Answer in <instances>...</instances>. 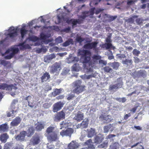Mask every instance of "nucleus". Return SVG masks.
<instances>
[{"instance_id": "1", "label": "nucleus", "mask_w": 149, "mask_h": 149, "mask_svg": "<svg viewBox=\"0 0 149 149\" xmlns=\"http://www.w3.org/2000/svg\"><path fill=\"white\" fill-rule=\"evenodd\" d=\"M78 54L81 55V61L83 64L84 69L86 73L91 72L93 70L92 65L89 63L91 60L90 52L88 50L81 49L79 50Z\"/></svg>"}, {"instance_id": "2", "label": "nucleus", "mask_w": 149, "mask_h": 149, "mask_svg": "<svg viewBox=\"0 0 149 149\" xmlns=\"http://www.w3.org/2000/svg\"><path fill=\"white\" fill-rule=\"evenodd\" d=\"M55 128L54 126H49L46 130L47 139L50 141H55L58 139L57 133L54 131Z\"/></svg>"}, {"instance_id": "3", "label": "nucleus", "mask_w": 149, "mask_h": 149, "mask_svg": "<svg viewBox=\"0 0 149 149\" xmlns=\"http://www.w3.org/2000/svg\"><path fill=\"white\" fill-rule=\"evenodd\" d=\"M82 15H78V19H72L70 20V22L72 24V26L76 25L77 24H81L83 23L84 20L86 17L90 15L91 14L88 11H85L82 12Z\"/></svg>"}, {"instance_id": "4", "label": "nucleus", "mask_w": 149, "mask_h": 149, "mask_svg": "<svg viewBox=\"0 0 149 149\" xmlns=\"http://www.w3.org/2000/svg\"><path fill=\"white\" fill-rule=\"evenodd\" d=\"M49 72L51 74L58 75L61 69V65L58 63L56 62L52 65L49 66Z\"/></svg>"}, {"instance_id": "5", "label": "nucleus", "mask_w": 149, "mask_h": 149, "mask_svg": "<svg viewBox=\"0 0 149 149\" xmlns=\"http://www.w3.org/2000/svg\"><path fill=\"white\" fill-rule=\"evenodd\" d=\"M106 41L107 43H105L102 45L101 47L104 49L106 50L109 49L111 48H112L113 49H115V47L113 46L112 44L111 43V40L110 37H109L106 38Z\"/></svg>"}, {"instance_id": "6", "label": "nucleus", "mask_w": 149, "mask_h": 149, "mask_svg": "<svg viewBox=\"0 0 149 149\" xmlns=\"http://www.w3.org/2000/svg\"><path fill=\"white\" fill-rule=\"evenodd\" d=\"M65 113L63 110L57 113L54 115L53 120L54 121L58 122L65 118Z\"/></svg>"}, {"instance_id": "7", "label": "nucleus", "mask_w": 149, "mask_h": 149, "mask_svg": "<svg viewBox=\"0 0 149 149\" xmlns=\"http://www.w3.org/2000/svg\"><path fill=\"white\" fill-rule=\"evenodd\" d=\"M97 44V42L95 41L91 43L89 42L85 44L84 47V48L87 49H93L95 52H97V51L96 48Z\"/></svg>"}, {"instance_id": "8", "label": "nucleus", "mask_w": 149, "mask_h": 149, "mask_svg": "<svg viewBox=\"0 0 149 149\" xmlns=\"http://www.w3.org/2000/svg\"><path fill=\"white\" fill-rule=\"evenodd\" d=\"M64 104L61 102H58L55 103L53 106V111L57 112L61 110Z\"/></svg>"}, {"instance_id": "9", "label": "nucleus", "mask_w": 149, "mask_h": 149, "mask_svg": "<svg viewBox=\"0 0 149 149\" xmlns=\"http://www.w3.org/2000/svg\"><path fill=\"white\" fill-rule=\"evenodd\" d=\"M99 118L101 120L106 123L110 122L112 119L110 116L109 115H107L104 114H101Z\"/></svg>"}, {"instance_id": "10", "label": "nucleus", "mask_w": 149, "mask_h": 149, "mask_svg": "<svg viewBox=\"0 0 149 149\" xmlns=\"http://www.w3.org/2000/svg\"><path fill=\"white\" fill-rule=\"evenodd\" d=\"M31 141L33 146L38 144L40 141V137L39 135L35 134L31 139Z\"/></svg>"}, {"instance_id": "11", "label": "nucleus", "mask_w": 149, "mask_h": 149, "mask_svg": "<svg viewBox=\"0 0 149 149\" xmlns=\"http://www.w3.org/2000/svg\"><path fill=\"white\" fill-rule=\"evenodd\" d=\"M26 132L25 131H21L20 134L17 136L15 139L18 141H23L24 140L26 135Z\"/></svg>"}, {"instance_id": "12", "label": "nucleus", "mask_w": 149, "mask_h": 149, "mask_svg": "<svg viewBox=\"0 0 149 149\" xmlns=\"http://www.w3.org/2000/svg\"><path fill=\"white\" fill-rule=\"evenodd\" d=\"M103 139V136L101 134H99L94 137V143L96 144H100L102 142Z\"/></svg>"}, {"instance_id": "13", "label": "nucleus", "mask_w": 149, "mask_h": 149, "mask_svg": "<svg viewBox=\"0 0 149 149\" xmlns=\"http://www.w3.org/2000/svg\"><path fill=\"white\" fill-rule=\"evenodd\" d=\"M88 121L89 120L88 118L85 120H84L80 124L77 125V127L81 128V129L86 128L88 126Z\"/></svg>"}, {"instance_id": "14", "label": "nucleus", "mask_w": 149, "mask_h": 149, "mask_svg": "<svg viewBox=\"0 0 149 149\" xmlns=\"http://www.w3.org/2000/svg\"><path fill=\"white\" fill-rule=\"evenodd\" d=\"M114 129V127L112 124H109V125L105 126L104 127V132L105 133H107L109 131L111 132Z\"/></svg>"}, {"instance_id": "15", "label": "nucleus", "mask_w": 149, "mask_h": 149, "mask_svg": "<svg viewBox=\"0 0 149 149\" xmlns=\"http://www.w3.org/2000/svg\"><path fill=\"white\" fill-rule=\"evenodd\" d=\"M121 63L124 66L127 67L132 65L133 61L131 59L125 58V60L121 61Z\"/></svg>"}, {"instance_id": "16", "label": "nucleus", "mask_w": 149, "mask_h": 149, "mask_svg": "<svg viewBox=\"0 0 149 149\" xmlns=\"http://www.w3.org/2000/svg\"><path fill=\"white\" fill-rule=\"evenodd\" d=\"M21 120L19 117H16L10 123V125L12 126H17L20 123Z\"/></svg>"}, {"instance_id": "17", "label": "nucleus", "mask_w": 149, "mask_h": 149, "mask_svg": "<svg viewBox=\"0 0 149 149\" xmlns=\"http://www.w3.org/2000/svg\"><path fill=\"white\" fill-rule=\"evenodd\" d=\"M92 143H93L92 140L91 139H89L85 143V144L88 146L84 148H86V149H94L95 147L93 144H92Z\"/></svg>"}, {"instance_id": "18", "label": "nucleus", "mask_w": 149, "mask_h": 149, "mask_svg": "<svg viewBox=\"0 0 149 149\" xmlns=\"http://www.w3.org/2000/svg\"><path fill=\"white\" fill-rule=\"evenodd\" d=\"M134 74H137V77L138 78L143 77L145 78L146 76L147 73L145 70H140L134 73Z\"/></svg>"}, {"instance_id": "19", "label": "nucleus", "mask_w": 149, "mask_h": 149, "mask_svg": "<svg viewBox=\"0 0 149 149\" xmlns=\"http://www.w3.org/2000/svg\"><path fill=\"white\" fill-rule=\"evenodd\" d=\"M83 114L80 112H78L77 114L75 115L74 119L77 122H79L83 119Z\"/></svg>"}, {"instance_id": "20", "label": "nucleus", "mask_w": 149, "mask_h": 149, "mask_svg": "<svg viewBox=\"0 0 149 149\" xmlns=\"http://www.w3.org/2000/svg\"><path fill=\"white\" fill-rule=\"evenodd\" d=\"M35 126V128L36 131H40L44 128L45 124L41 122H38Z\"/></svg>"}, {"instance_id": "21", "label": "nucleus", "mask_w": 149, "mask_h": 149, "mask_svg": "<svg viewBox=\"0 0 149 149\" xmlns=\"http://www.w3.org/2000/svg\"><path fill=\"white\" fill-rule=\"evenodd\" d=\"M55 57L56 56L54 54H51L49 55H47L44 57V61L46 62H49L52 59L55 58Z\"/></svg>"}, {"instance_id": "22", "label": "nucleus", "mask_w": 149, "mask_h": 149, "mask_svg": "<svg viewBox=\"0 0 149 149\" xmlns=\"http://www.w3.org/2000/svg\"><path fill=\"white\" fill-rule=\"evenodd\" d=\"M50 78L49 73L46 72L41 77V82H43L44 81H47Z\"/></svg>"}, {"instance_id": "23", "label": "nucleus", "mask_w": 149, "mask_h": 149, "mask_svg": "<svg viewBox=\"0 0 149 149\" xmlns=\"http://www.w3.org/2000/svg\"><path fill=\"white\" fill-rule=\"evenodd\" d=\"M9 137V136L7 133H3L0 136V140L1 142L5 143Z\"/></svg>"}, {"instance_id": "24", "label": "nucleus", "mask_w": 149, "mask_h": 149, "mask_svg": "<svg viewBox=\"0 0 149 149\" xmlns=\"http://www.w3.org/2000/svg\"><path fill=\"white\" fill-rule=\"evenodd\" d=\"M78 144L75 141H72L68 145V149H75L78 148Z\"/></svg>"}, {"instance_id": "25", "label": "nucleus", "mask_w": 149, "mask_h": 149, "mask_svg": "<svg viewBox=\"0 0 149 149\" xmlns=\"http://www.w3.org/2000/svg\"><path fill=\"white\" fill-rule=\"evenodd\" d=\"M84 86H77L74 88L73 91L74 93L79 94L84 91Z\"/></svg>"}, {"instance_id": "26", "label": "nucleus", "mask_w": 149, "mask_h": 149, "mask_svg": "<svg viewBox=\"0 0 149 149\" xmlns=\"http://www.w3.org/2000/svg\"><path fill=\"white\" fill-rule=\"evenodd\" d=\"M86 73L87 74H91L90 75H86L85 74L84 75H82L81 77L82 79H90L93 77H94L95 76L94 75V74L93 73V71L91 73Z\"/></svg>"}, {"instance_id": "27", "label": "nucleus", "mask_w": 149, "mask_h": 149, "mask_svg": "<svg viewBox=\"0 0 149 149\" xmlns=\"http://www.w3.org/2000/svg\"><path fill=\"white\" fill-rule=\"evenodd\" d=\"M57 24H59L61 23H62V24L63 25H64L63 24L64 22L65 21V18L63 16H60L59 15H57Z\"/></svg>"}, {"instance_id": "28", "label": "nucleus", "mask_w": 149, "mask_h": 149, "mask_svg": "<svg viewBox=\"0 0 149 149\" xmlns=\"http://www.w3.org/2000/svg\"><path fill=\"white\" fill-rule=\"evenodd\" d=\"M116 84H115L119 88H120L122 87L123 85L122 78L120 77L117 79L115 81Z\"/></svg>"}, {"instance_id": "29", "label": "nucleus", "mask_w": 149, "mask_h": 149, "mask_svg": "<svg viewBox=\"0 0 149 149\" xmlns=\"http://www.w3.org/2000/svg\"><path fill=\"white\" fill-rule=\"evenodd\" d=\"M119 88L115 84L110 85L109 87V90L113 92L116 91Z\"/></svg>"}, {"instance_id": "30", "label": "nucleus", "mask_w": 149, "mask_h": 149, "mask_svg": "<svg viewBox=\"0 0 149 149\" xmlns=\"http://www.w3.org/2000/svg\"><path fill=\"white\" fill-rule=\"evenodd\" d=\"M9 128L6 124L5 123L0 125V131L3 132H7Z\"/></svg>"}, {"instance_id": "31", "label": "nucleus", "mask_w": 149, "mask_h": 149, "mask_svg": "<svg viewBox=\"0 0 149 149\" xmlns=\"http://www.w3.org/2000/svg\"><path fill=\"white\" fill-rule=\"evenodd\" d=\"M109 65L115 70H117L120 66L119 63L117 62H114L113 63H110Z\"/></svg>"}, {"instance_id": "32", "label": "nucleus", "mask_w": 149, "mask_h": 149, "mask_svg": "<svg viewBox=\"0 0 149 149\" xmlns=\"http://www.w3.org/2000/svg\"><path fill=\"white\" fill-rule=\"evenodd\" d=\"M31 99L32 97L31 96L29 95L25 97V100H27V101L28 103V106L31 107L33 108L34 105V104L33 101V102H30V100H31Z\"/></svg>"}, {"instance_id": "33", "label": "nucleus", "mask_w": 149, "mask_h": 149, "mask_svg": "<svg viewBox=\"0 0 149 149\" xmlns=\"http://www.w3.org/2000/svg\"><path fill=\"white\" fill-rule=\"evenodd\" d=\"M34 132V129L32 127H29L26 132V136L28 137H31Z\"/></svg>"}, {"instance_id": "34", "label": "nucleus", "mask_w": 149, "mask_h": 149, "mask_svg": "<svg viewBox=\"0 0 149 149\" xmlns=\"http://www.w3.org/2000/svg\"><path fill=\"white\" fill-rule=\"evenodd\" d=\"M95 134V130L93 128H91L88 130L87 136L89 138H91Z\"/></svg>"}, {"instance_id": "35", "label": "nucleus", "mask_w": 149, "mask_h": 149, "mask_svg": "<svg viewBox=\"0 0 149 149\" xmlns=\"http://www.w3.org/2000/svg\"><path fill=\"white\" fill-rule=\"evenodd\" d=\"M81 70V68L79 64L75 63L72 66V70L73 71L78 72Z\"/></svg>"}, {"instance_id": "36", "label": "nucleus", "mask_w": 149, "mask_h": 149, "mask_svg": "<svg viewBox=\"0 0 149 149\" xmlns=\"http://www.w3.org/2000/svg\"><path fill=\"white\" fill-rule=\"evenodd\" d=\"M73 132V130L72 128H68L66 130V136H68L69 137H70Z\"/></svg>"}, {"instance_id": "37", "label": "nucleus", "mask_w": 149, "mask_h": 149, "mask_svg": "<svg viewBox=\"0 0 149 149\" xmlns=\"http://www.w3.org/2000/svg\"><path fill=\"white\" fill-rule=\"evenodd\" d=\"M116 56L117 58L121 60V61L124 60L123 59H125L127 57L125 55L123 54H117L116 55Z\"/></svg>"}, {"instance_id": "38", "label": "nucleus", "mask_w": 149, "mask_h": 149, "mask_svg": "<svg viewBox=\"0 0 149 149\" xmlns=\"http://www.w3.org/2000/svg\"><path fill=\"white\" fill-rule=\"evenodd\" d=\"M68 61L69 62H68V63H70L72 62L75 63V62H78L79 59V58L77 57H71L70 58L68 59Z\"/></svg>"}, {"instance_id": "39", "label": "nucleus", "mask_w": 149, "mask_h": 149, "mask_svg": "<svg viewBox=\"0 0 149 149\" xmlns=\"http://www.w3.org/2000/svg\"><path fill=\"white\" fill-rule=\"evenodd\" d=\"M137 17L136 15H134L132 17L126 20V22L130 24L133 23L134 21V19Z\"/></svg>"}, {"instance_id": "40", "label": "nucleus", "mask_w": 149, "mask_h": 149, "mask_svg": "<svg viewBox=\"0 0 149 149\" xmlns=\"http://www.w3.org/2000/svg\"><path fill=\"white\" fill-rule=\"evenodd\" d=\"M104 71L107 73H112L113 72V70L109 66H105L103 68Z\"/></svg>"}, {"instance_id": "41", "label": "nucleus", "mask_w": 149, "mask_h": 149, "mask_svg": "<svg viewBox=\"0 0 149 149\" xmlns=\"http://www.w3.org/2000/svg\"><path fill=\"white\" fill-rule=\"evenodd\" d=\"M105 53L106 55H107L108 56V59H109L111 60L114 58V57L113 56L112 52L111 50H109Z\"/></svg>"}, {"instance_id": "42", "label": "nucleus", "mask_w": 149, "mask_h": 149, "mask_svg": "<svg viewBox=\"0 0 149 149\" xmlns=\"http://www.w3.org/2000/svg\"><path fill=\"white\" fill-rule=\"evenodd\" d=\"M17 35V31H15L13 32L9 33H8L7 36V38L9 36L10 38H13L16 37Z\"/></svg>"}, {"instance_id": "43", "label": "nucleus", "mask_w": 149, "mask_h": 149, "mask_svg": "<svg viewBox=\"0 0 149 149\" xmlns=\"http://www.w3.org/2000/svg\"><path fill=\"white\" fill-rule=\"evenodd\" d=\"M119 145L117 142H115L111 145L109 149H119Z\"/></svg>"}, {"instance_id": "44", "label": "nucleus", "mask_w": 149, "mask_h": 149, "mask_svg": "<svg viewBox=\"0 0 149 149\" xmlns=\"http://www.w3.org/2000/svg\"><path fill=\"white\" fill-rule=\"evenodd\" d=\"M8 85L5 83H3L2 84H0V89L5 90L8 91Z\"/></svg>"}, {"instance_id": "45", "label": "nucleus", "mask_w": 149, "mask_h": 149, "mask_svg": "<svg viewBox=\"0 0 149 149\" xmlns=\"http://www.w3.org/2000/svg\"><path fill=\"white\" fill-rule=\"evenodd\" d=\"M17 85L15 84H11L8 85V91H11L13 89L16 90L17 89V87L16 86Z\"/></svg>"}, {"instance_id": "46", "label": "nucleus", "mask_w": 149, "mask_h": 149, "mask_svg": "<svg viewBox=\"0 0 149 149\" xmlns=\"http://www.w3.org/2000/svg\"><path fill=\"white\" fill-rule=\"evenodd\" d=\"M108 141H106L103 143L98 146V147L99 148H104L106 149L107 147Z\"/></svg>"}, {"instance_id": "47", "label": "nucleus", "mask_w": 149, "mask_h": 149, "mask_svg": "<svg viewBox=\"0 0 149 149\" xmlns=\"http://www.w3.org/2000/svg\"><path fill=\"white\" fill-rule=\"evenodd\" d=\"M19 45L21 46L23 49H30L31 48L29 45H24V42L19 44Z\"/></svg>"}, {"instance_id": "48", "label": "nucleus", "mask_w": 149, "mask_h": 149, "mask_svg": "<svg viewBox=\"0 0 149 149\" xmlns=\"http://www.w3.org/2000/svg\"><path fill=\"white\" fill-rule=\"evenodd\" d=\"M27 31L24 28H23L20 30V33L21 37L22 38H23L24 35L26 33Z\"/></svg>"}, {"instance_id": "49", "label": "nucleus", "mask_w": 149, "mask_h": 149, "mask_svg": "<svg viewBox=\"0 0 149 149\" xmlns=\"http://www.w3.org/2000/svg\"><path fill=\"white\" fill-rule=\"evenodd\" d=\"M135 20L136 22L138 25H140L142 24L143 22V19L142 18H136Z\"/></svg>"}, {"instance_id": "50", "label": "nucleus", "mask_w": 149, "mask_h": 149, "mask_svg": "<svg viewBox=\"0 0 149 149\" xmlns=\"http://www.w3.org/2000/svg\"><path fill=\"white\" fill-rule=\"evenodd\" d=\"M132 53L133 55L137 57L139 56L141 52L137 50V49H134L132 51Z\"/></svg>"}, {"instance_id": "51", "label": "nucleus", "mask_w": 149, "mask_h": 149, "mask_svg": "<svg viewBox=\"0 0 149 149\" xmlns=\"http://www.w3.org/2000/svg\"><path fill=\"white\" fill-rule=\"evenodd\" d=\"M81 81L80 80H78L76 81L73 83L74 85V88H75L76 87L81 86Z\"/></svg>"}, {"instance_id": "52", "label": "nucleus", "mask_w": 149, "mask_h": 149, "mask_svg": "<svg viewBox=\"0 0 149 149\" xmlns=\"http://www.w3.org/2000/svg\"><path fill=\"white\" fill-rule=\"evenodd\" d=\"M29 39L30 40L33 42H36L38 40V38L35 36H30L29 37Z\"/></svg>"}, {"instance_id": "53", "label": "nucleus", "mask_w": 149, "mask_h": 149, "mask_svg": "<svg viewBox=\"0 0 149 149\" xmlns=\"http://www.w3.org/2000/svg\"><path fill=\"white\" fill-rule=\"evenodd\" d=\"M117 101L122 103L125 102L127 100L125 97H123L122 98H117L116 99Z\"/></svg>"}, {"instance_id": "54", "label": "nucleus", "mask_w": 149, "mask_h": 149, "mask_svg": "<svg viewBox=\"0 0 149 149\" xmlns=\"http://www.w3.org/2000/svg\"><path fill=\"white\" fill-rule=\"evenodd\" d=\"M12 52L11 53L14 56L15 54L17 53L19 51L18 48H16L12 49Z\"/></svg>"}, {"instance_id": "55", "label": "nucleus", "mask_w": 149, "mask_h": 149, "mask_svg": "<svg viewBox=\"0 0 149 149\" xmlns=\"http://www.w3.org/2000/svg\"><path fill=\"white\" fill-rule=\"evenodd\" d=\"M40 38L42 40H45L47 38H48L47 36L43 33H41L40 34Z\"/></svg>"}, {"instance_id": "56", "label": "nucleus", "mask_w": 149, "mask_h": 149, "mask_svg": "<svg viewBox=\"0 0 149 149\" xmlns=\"http://www.w3.org/2000/svg\"><path fill=\"white\" fill-rule=\"evenodd\" d=\"M11 147V143H7L4 145L3 149H10Z\"/></svg>"}, {"instance_id": "57", "label": "nucleus", "mask_w": 149, "mask_h": 149, "mask_svg": "<svg viewBox=\"0 0 149 149\" xmlns=\"http://www.w3.org/2000/svg\"><path fill=\"white\" fill-rule=\"evenodd\" d=\"M114 134H109L106 137L107 139H109L111 140H113L114 138L116 136Z\"/></svg>"}, {"instance_id": "58", "label": "nucleus", "mask_w": 149, "mask_h": 149, "mask_svg": "<svg viewBox=\"0 0 149 149\" xmlns=\"http://www.w3.org/2000/svg\"><path fill=\"white\" fill-rule=\"evenodd\" d=\"M55 41L57 43H60L62 42L63 40L61 36H59L56 38Z\"/></svg>"}, {"instance_id": "59", "label": "nucleus", "mask_w": 149, "mask_h": 149, "mask_svg": "<svg viewBox=\"0 0 149 149\" xmlns=\"http://www.w3.org/2000/svg\"><path fill=\"white\" fill-rule=\"evenodd\" d=\"M61 90L60 89H55L54 92V95L56 96L59 95L61 93Z\"/></svg>"}, {"instance_id": "60", "label": "nucleus", "mask_w": 149, "mask_h": 149, "mask_svg": "<svg viewBox=\"0 0 149 149\" xmlns=\"http://www.w3.org/2000/svg\"><path fill=\"white\" fill-rule=\"evenodd\" d=\"M47 51V49H44L43 48H41L40 49H38L37 50V52L38 53H40L42 52H43L44 53H45Z\"/></svg>"}, {"instance_id": "61", "label": "nucleus", "mask_w": 149, "mask_h": 149, "mask_svg": "<svg viewBox=\"0 0 149 149\" xmlns=\"http://www.w3.org/2000/svg\"><path fill=\"white\" fill-rule=\"evenodd\" d=\"M51 104L50 103L47 102L44 103L43 104V107L45 109H47L50 107Z\"/></svg>"}, {"instance_id": "62", "label": "nucleus", "mask_w": 149, "mask_h": 149, "mask_svg": "<svg viewBox=\"0 0 149 149\" xmlns=\"http://www.w3.org/2000/svg\"><path fill=\"white\" fill-rule=\"evenodd\" d=\"M9 63L8 61H6L4 60H2L1 61V64L3 65L4 66H6Z\"/></svg>"}, {"instance_id": "63", "label": "nucleus", "mask_w": 149, "mask_h": 149, "mask_svg": "<svg viewBox=\"0 0 149 149\" xmlns=\"http://www.w3.org/2000/svg\"><path fill=\"white\" fill-rule=\"evenodd\" d=\"M99 63L100 64H102V65H106L107 63L105 61L100 59L99 61Z\"/></svg>"}, {"instance_id": "64", "label": "nucleus", "mask_w": 149, "mask_h": 149, "mask_svg": "<svg viewBox=\"0 0 149 149\" xmlns=\"http://www.w3.org/2000/svg\"><path fill=\"white\" fill-rule=\"evenodd\" d=\"M14 56L11 53L8 55H7L4 57V58L6 59H10L13 58Z\"/></svg>"}]
</instances>
